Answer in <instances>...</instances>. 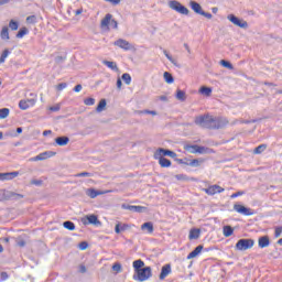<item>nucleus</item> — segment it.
<instances>
[{"label": "nucleus", "instance_id": "69168bd1", "mask_svg": "<svg viewBox=\"0 0 282 282\" xmlns=\"http://www.w3.org/2000/svg\"><path fill=\"white\" fill-rule=\"evenodd\" d=\"M79 272H80L82 274H85V272H87V268H86L85 265L80 264V265H79Z\"/></svg>", "mask_w": 282, "mask_h": 282}, {"label": "nucleus", "instance_id": "9d476101", "mask_svg": "<svg viewBox=\"0 0 282 282\" xmlns=\"http://www.w3.org/2000/svg\"><path fill=\"white\" fill-rule=\"evenodd\" d=\"M80 221L84 226H88V224H93L94 226H100V220H98V216L96 215H87L80 218Z\"/></svg>", "mask_w": 282, "mask_h": 282}, {"label": "nucleus", "instance_id": "09e8293b", "mask_svg": "<svg viewBox=\"0 0 282 282\" xmlns=\"http://www.w3.org/2000/svg\"><path fill=\"white\" fill-rule=\"evenodd\" d=\"M75 177H91V173L82 172V173L75 174Z\"/></svg>", "mask_w": 282, "mask_h": 282}, {"label": "nucleus", "instance_id": "37998d69", "mask_svg": "<svg viewBox=\"0 0 282 282\" xmlns=\"http://www.w3.org/2000/svg\"><path fill=\"white\" fill-rule=\"evenodd\" d=\"M84 105H86L87 107H91V106L96 105V99H94V98H91V97L86 98V99L84 100Z\"/></svg>", "mask_w": 282, "mask_h": 282}, {"label": "nucleus", "instance_id": "2f4dec72", "mask_svg": "<svg viewBox=\"0 0 282 282\" xmlns=\"http://www.w3.org/2000/svg\"><path fill=\"white\" fill-rule=\"evenodd\" d=\"M187 164L188 166H202V164H204V159H194L191 160Z\"/></svg>", "mask_w": 282, "mask_h": 282}, {"label": "nucleus", "instance_id": "6e6552de", "mask_svg": "<svg viewBox=\"0 0 282 282\" xmlns=\"http://www.w3.org/2000/svg\"><path fill=\"white\" fill-rule=\"evenodd\" d=\"M234 210L236 213H239V215H245L246 217H251V215H254V210H252L251 208H248L241 204H235Z\"/></svg>", "mask_w": 282, "mask_h": 282}, {"label": "nucleus", "instance_id": "3c124183", "mask_svg": "<svg viewBox=\"0 0 282 282\" xmlns=\"http://www.w3.org/2000/svg\"><path fill=\"white\" fill-rule=\"evenodd\" d=\"M281 234H282V226L275 227L274 237H275L276 239H279V237H281Z\"/></svg>", "mask_w": 282, "mask_h": 282}, {"label": "nucleus", "instance_id": "4468645a", "mask_svg": "<svg viewBox=\"0 0 282 282\" xmlns=\"http://www.w3.org/2000/svg\"><path fill=\"white\" fill-rule=\"evenodd\" d=\"M121 208H123V210H132L133 213H144V210H147V207L127 204L121 205Z\"/></svg>", "mask_w": 282, "mask_h": 282}, {"label": "nucleus", "instance_id": "20e7f679", "mask_svg": "<svg viewBox=\"0 0 282 282\" xmlns=\"http://www.w3.org/2000/svg\"><path fill=\"white\" fill-rule=\"evenodd\" d=\"M167 6L171 10H174V12H177L178 14H184L185 17H188L191 11L188 8L184 7L180 1L177 0H171L167 2Z\"/></svg>", "mask_w": 282, "mask_h": 282}, {"label": "nucleus", "instance_id": "bb28decb", "mask_svg": "<svg viewBox=\"0 0 282 282\" xmlns=\"http://www.w3.org/2000/svg\"><path fill=\"white\" fill-rule=\"evenodd\" d=\"M163 78H164L165 83H167V85H173V83H175L173 75H171V73H169V72H165L163 74Z\"/></svg>", "mask_w": 282, "mask_h": 282}, {"label": "nucleus", "instance_id": "a18cd8bd", "mask_svg": "<svg viewBox=\"0 0 282 282\" xmlns=\"http://www.w3.org/2000/svg\"><path fill=\"white\" fill-rule=\"evenodd\" d=\"M220 65L223 67H226L227 69H232V64H230V62L226 61V59H221L220 61Z\"/></svg>", "mask_w": 282, "mask_h": 282}, {"label": "nucleus", "instance_id": "5fc2aeb1", "mask_svg": "<svg viewBox=\"0 0 282 282\" xmlns=\"http://www.w3.org/2000/svg\"><path fill=\"white\" fill-rule=\"evenodd\" d=\"M175 178L178 180L180 182H184V181L188 180V177L184 174L175 175Z\"/></svg>", "mask_w": 282, "mask_h": 282}, {"label": "nucleus", "instance_id": "0e129e2a", "mask_svg": "<svg viewBox=\"0 0 282 282\" xmlns=\"http://www.w3.org/2000/svg\"><path fill=\"white\" fill-rule=\"evenodd\" d=\"M74 91H76V94H78L79 91H83V85L78 84L75 86Z\"/></svg>", "mask_w": 282, "mask_h": 282}, {"label": "nucleus", "instance_id": "dca6fc26", "mask_svg": "<svg viewBox=\"0 0 282 282\" xmlns=\"http://www.w3.org/2000/svg\"><path fill=\"white\" fill-rule=\"evenodd\" d=\"M14 177H19V172L0 173V181L1 182L14 180Z\"/></svg>", "mask_w": 282, "mask_h": 282}, {"label": "nucleus", "instance_id": "5701e85b", "mask_svg": "<svg viewBox=\"0 0 282 282\" xmlns=\"http://www.w3.org/2000/svg\"><path fill=\"white\" fill-rule=\"evenodd\" d=\"M196 153H199L200 155H206L208 153H213V149L206 148V147H202V145H197Z\"/></svg>", "mask_w": 282, "mask_h": 282}, {"label": "nucleus", "instance_id": "b1692460", "mask_svg": "<svg viewBox=\"0 0 282 282\" xmlns=\"http://www.w3.org/2000/svg\"><path fill=\"white\" fill-rule=\"evenodd\" d=\"M155 160H159V164L160 166H162V169H169V166H171V160L161 156V159H155Z\"/></svg>", "mask_w": 282, "mask_h": 282}, {"label": "nucleus", "instance_id": "a878e982", "mask_svg": "<svg viewBox=\"0 0 282 282\" xmlns=\"http://www.w3.org/2000/svg\"><path fill=\"white\" fill-rule=\"evenodd\" d=\"M102 64L109 69H112V72H118V64L116 62L104 61Z\"/></svg>", "mask_w": 282, "mask_h": 282}, {"label": "nucleus", "instance_id": "4d7b16f0", "mask_svg": "<svg viewBox=\"0 0 282 282\" xmlns=\"http://www.w3.org/2000/svg\"><path fill=\"white\" fill-rule=\"evenodd\" d=\"M241 195H246V193L240 191V192L234 193L230 197L231 199H235V197H241Z\"/></svg>", "mask_w": 282, "mask_h": 282}, {"label": "nucleus", "instance_id": "8fccbe9b", "mask_svg": "<svg viewBox=\"0 0 282 282\" xmlns=\"http://www.w3.org/2000/svg\"><path fill=\"white\" fill-rule=\"evenodd\" d=\"M30 184H31L32 186H43V181H41V180H32V181L30 182Z\"/></svg>", "mask_w": 282, "mask_h": 282}, {"label": "nucleus", "instance_id": "4c0bfd02", "mask_svg": "<svg viewBox=\"0 0 282 282\" xmlns=\"http://www.w3.org/2000/svg\"><path fill=\"white\" fill-rule=\"evenodd\" d=\"M265 149H268V145L265 144H260L259 147H257L253 151V153H256L257 155L263 153V151H265Z\"/></svg>", "mask_w": 282, "mask_h": 282}, {"label": "nucleus", "instance_id": "f03ea898", "mask_svg": "<svg viewBox=\"0 0 282 282\" xmlns=\"http://www.w3.org/2000/svg\"><path fill=\"white\" fill-rule=\"evenodd\" d=\"M132 268L134 270L133 279L134 281H149L153 276V271L151 267H144V261L142 260H135L132 263Z\"/></svg>", "mask_w": 282, "mask_h": 282}, {"label": "nucleus", "instance_id": "7ed1b4c3", "mask_svg": "<svg viewBox=\"0 0 282 282\" xmlns=\"http://www.w3.org/2000/svg\"><path fill=\"white\" fill-rule=\"evenodd\" d=\"M101 30H118V21L113 19V15L110 13H107L105 18L100 22Z\"/></svg>", "mask_w": 282, "mask_h": 282}, {"label": "nucleus", "instance_id": "7c9ffc66", "mask_svg": "<svg viewBox=\"0 0 282 282\" xmlns=\"http://www.w3.org/2000/svg\"><path fill=\"white\" fill-rule=\"evenodd\" d=\"M199 235H202V231L199 229H192L189 231V239H199Z\"/></svg>", "mask_w": 282, "mask_h": 282}, {"label": "nucleus", "instance_id": "ddd939ff", "mask_svg": "<svg viewBox=\"0 0 282 282\" xmlns=\"http://www.w3.org/2000/svg\"><path fill=\"white\" fill-rule=\"evenodd\" d=\"M204 193H206L207 195H217V193H224V187L219 186V185H212L207 188L203 189Z\"/></svg>", "mask_w": 282, "mask_h": 282}, {"label": "nucleus", "instance_id": "79ce46f5", "mask_svg": "<svg viewBox=\"0 0 282 282\" xmlns=\"http://www.w3.org/2000/svg\"><path fill=\"white\" fill-rule=\"evenodd\" d=\"M9 28H10V30H12V31L19 30V22H17V21H14V20H11V21L9 22Z\"/></svg>", "mask_w": 282, "mask_h": 282}, {"label": "nucleus", "instance_id": "c9c22d12", "mask_svg": "<svg viewBox=\"0 0 282 282\" xmlns=\"http://www.w3.org/2000/svg\"><path fill=\"white\" fill-rule=\"evenodd\" d=\"M10 116V109L2 108L0 109V120H4V118H8Z\"/></svg>", "mask_w": 282, "mask_h": 282}, {"label": "nucleus", "instance_id": "1a4fd4ad", "mask_svg": "<svg viewBox=\"0 0 282 282\" xmlns=\"http://www.w3.org/2000/svg\"><path fill=\"white\" fill-rule=\"evenodd\" d=\"M113 45H116L117 47H120V50H124V52L135 50L133 44L129 43V41H127L124 39H119V40L115 41Z\"/></svg>", "mask_w": 282, "mask_h": 282}, {"label": "nucleus", "instance_id": "39448f33", "mask_svg": "<svg viewBox=\"0 0 282 282\" xmlns=\"http://www.w3.org/2000/svg\"><path fill=\"white\" fill-rule=\"evenodd\" d=\"M254 246V240L252 239H240L238 240V242L236 243V250H250V248H252Z\"/></svg>", "mask_w": 282, "mask_h": 282}, {"label": "nucleus", "instance_id": "58836bf2", "mask_svg": "<svg viewBox=\"0 0 282 282\" xmlns=\"http://www.w3.org/2000/svg\"><path fill=\"white\" fill-rule=\"evenodd\" d=\"M8 56H10V51L7 48L2 52L0 56V64L6 63V58H8Z\"/></svg>", "mask_w": 282, "mask_h": 282}, {"label": "nucleus", "instance_id": "6e6d98bb", "mask_svg": "<svg viewBox=\"0 0 282 282\" xmlns=\"http://www.w3.org/2000/svg\"><path fill=\"white\" fill-rule=\"evenodd\" d=\"M122 230H124V227L120 228V224H117L116 227H115V232L117 235H120V232H122Z\"/></svg>", "mask_w": 282, "mask_h": 282}, {"label": "nucleus", "instance_id": "338daca9", "mask_svg": "<svg viewBox=\"0 0 282 282\" xmlns=\"http://www.w3.org/2000/svg\"><path fill=\"white\" fill-rule=\"evenodd\" d=\"M117 88L122 89V79L120 78L117 79Z\"/></svg>", "mask_w": 282, "mask_h": 282}, {"label": "nucleus", "instance_id": "e433bc0d", "mask_svg": "<svg viewBox=\"0 0 282 282\" xmlns=\"http://www.w3.org/2000/svg\"><path fill=\"white\" fill-rule=\"evenodd\" d=\"M63 226L66 228V230H76V225L69 220L64 221Z\"/></svg>", "mask_w": 282, "mask_h": 282}, {"label": "nucleus", "instance_id": "774afa93", "mask_svg": "<svg viewBox=\"0 0 282 282\" xmlns=\"http://www.w3.org/2000/svg\"><path fill=\"white\" fill-rule=\"evenodd\" d=\"M2 281H6L8 279V273L2 272L1 273Z\"/></svg>", "mask_w": 282, "mask_h": 282}, {"label": "nucleus", "instance_id": "e2e57ef3", "mask_svg": "<svg viewBox=\"0 0 282 282\" xmlns=\"http://www.w3.org/2000/svg\"><path fill=\"white\" fill-rule=\"evenodd\" d=\"M48 109H50V111H61V106H58V105L52 106Z\"/></svg>", "mask_w": 282, "mask_h": 282}, {"label": "nucleus", "instance_id": "f8f14e48", "mask_svg": "<svg viewBox=\"0 0 282 282\" xmlns=\"http://www.w3.org/2000/svg\"><path fill=\"white\" fill-rule=\"evenodd\" d=\"M0 191H1V195H2V200L3 199H10L12 197H15V199H23L22 194H17V193L10 192L8 189H0Z\"/></svg>", "mask_w": 282, "mask_h": 282}, {"label": "nucleus", "instance_id": "6ab92c4d", "mask_svg": "<svg viewBox=\"0 0 282 282\" xmlns=\"http://www.w3.org/2000/svg\"><path fill=\"white\" fill-rule=\"evenodd\" d=\"M259 248H268L270 246V238L268 236H262L258 239Z\"/></svg>", "mask_w": 282, "mask_h": 282}, {"label": "nucleus", "instance_id": "423d86ee", "mask_svg": "<svg viewBox=\"0 0 282 282\" xmlns=\"http://www.w3.org/2000/svg\"><path fill=\"white\" fill-rule=\"evenodd\" d=\"M177 158V153L166 150L164 148H160L154 152V159H162V158Z\"/></svg>", "mask_w": 282, "mask_h": 282}, {"label": "nucleus", "instance_id": "2eb2a0df", "mask_svg": "<svg viewBox=\"0 0 282 282\" xmlns=\"http://www.w3.org/2000/svg\"><path fill=\"white\" fill-rule=\"evenodd\" d=\"M52 152H43L39 155L29 159V162H42L43 160H47L48 158H52Z\"/></svg>", "mask_w": 282, "mask_h": 282}, {"label": "nucleus", "instance_id": "49530a36", "mask_svg": "<svg viewBox=\"0 0 282 282\" xmlns=\"http://www.w3.org/2000/svg\"><path fill=\"white\" fill-rule=\"evenodd\" d=\"M26 23H30L31 25H34L36 23V15H30L26 18Z\"/></svg>", "mask_w": 282, "mask_h": 282}, {"label": "nucleus", "instance_id": "c756f323", "mask_svg": "<svg viewBox=\"0 0 282 282\" xmlns=\"http://www.w3.org/2000/svg\"><path fill=\"white\" fill-rule=\"evenodd\" d=\"M199 94H202L203 96H210V94H213V88L202 86L199 89Z\"/></svg>", "mask_w": 282, "mask_h": 282}, {"label": "nucleus", "instance_id": "a19ab883", "mask_svg": "<svg viewBox=\"0 0 282 282\" xmlns=\"http://www.w3.org/2000/svg\"><path fill=\"white\" fill-rule=\"evenodd\" d=\"M123 83H126V85H131V75L126 73L121 76Z\"/></svg>", "mask_w": 282, "mask_h": 282}, {"label": "nucleus", "instance_id": "de8ad7c7", "mask_svg": "<svg viewBox=\"0 0 282 282\" xmlns=\"http://www.w3.org/2000/svg\"><path fill=\"white\" fill-rule=\"evenodd\" d=\"M113 272H122V264L121 263H115L112 265Z\"/></svg>", "mask_w": 282, "mask_h": 282}, {"label": "nucleus", "instance_id": "f3484780", "mask_svg": "<svg viewBox=\"0 0 282 282\" xmlns=\"http://www.w3.org/2000/svg\"><path fill=\"white\" fill-rule=\"evenodd\" d=\"M172 270H171V264H165L162 267L161 269V273L159 275V279L161 281H164L166 276H169V274H171Z\"/></svg>", "mask_w": 282, "mask_h": 282}, {"label": "nucleus", "instance_id": "4be33fe9", "mask_svg": "<svg viewBox=\"0 0 282 282\" xmlns=\"http://www.w3.org/2000/svg\"><path fill=\"white\" fill-rule=\"evenodd\" d=\"M56 144H58V147H67V144H69V138L67 137H59L55 139Z\"/></svg>", "mask_w": 282, "mask_h": 282}, {"label": "nucleus", "instance_id": "13d9d810", "mask_svg": "<svg viewBox=\"0 0 282 282\" xmlns=\"http://www.w3.org/2000/svg\"><path fill=\"white\" fill-rule=\"evenodd\" d=\"M25 102L29 105V107H34V105H36V99H28Z\"/></svg>", "mask_w": 282, "mask_h": 282}, {"label": "nucleus", "instance_id": "393cba45", "mask_svg": "<svg viewBox=\"0 0 282 282\" xmlns=\"http://www.w3.org/2000/svg\"><path fill=\"white\" fill-rule=\"evenodd\" d=\"M105 109H107V100L101 99L96 108V111H97V113H102V111H105Z\"/></svg>", "mask_w": 282, "mask_h": 282}, {"label": "nucleus", "instance_id": "a211bd4d", "mask_svg": "<svg viewBox=\"0 0 282 282\" xmlns=\"http://www.w3.org/2000/svg\"><path fill=\"white\" fill-rule=\"evenodd\" d=\"M204 250V246L199 245L197 246L188 256L187 259H195V257H199L202 254V251Z\"/></svg>", "mask_w": 282, "mask_h": 282}, {"label": "nucleus", "instance_id": "c03bdc74", "mask_svg": "<svg viewBox=\"0 0 282 282\" xmlns=\"http://www.w3.org/2000/svg\"><path fill=\"white\" fill-rule=\"evenodd\" d=\"M19 107H20V109H22L23 111H25L26 109H30V105H28V102H26L25 100H20Z\"/></svg>", "mask_w": 282, "mask_h": 282}, {"label": "nucleus", "instance_id": "c85d7f7f", "mask_svg": "<svg viewBox=\"0 0 282 282\" xmlns=\"http://www.w3.org/2000/svg\"><path fill=\"white\" fill-rule=\"evenodd\" d=\"M232 232H235V229H232V227H230V226H225L223 228L224 237H232Z\"/></svg>", "mask_w": 282, "mask_h": 282}, {"label": "nucleus", "instance_id": "9b49d317", "mask_svg": "<svg viewBox=\"0 0 282 282\" xmlns=\"http://www.w3.org/2000/svg\"><path fill=\"white\" fill-rule=\"evenodd\" d=\"M107 193H111V189L108 191H96L95 188H88L86 191V195L90 197V199H96L98 195H107Z\"/></svg>", "mask_w": 282, "mask_h": 282}, {"label": "nucleus", "instance_id": "412c9836", "mask_svg": "<svg viewBox=\"0 0 282 282\" xmlns=\"http://www.w3.org/2000/svg\"><path fill=\"white\" fill-rule=\"evenodd\" d=\"M0 37L2 41H10V29L8 26H3L0 32Z\"/></svg>", "mask_w": 282, "mask_h": 282}, {"label": "nucleus", "instance_id": "680f3d73", "mask_svg": "<svg viewBox=\"0 0 282 282\" xmlns=\"http://www.w3.org/2000/svg\"><path fill=\"white\" fill-rule=\"evenodd\" d=\"M158 99L162 102H169V97H166V95L159 96Z\"/></svg>", "mask_w": 282, "mask_h": 282}, {"label": "nucleus", "instance_id": "cd10ccee", "mask_svg": "<svg viewBox=\"0 0 282 282\" xmlns=\"http://www.w3.org/2000/svg\"><path fill=\"white\" fill-rule=\"evenodd\" d=\"M141 230H147V232H149V235L153 234V223H144L141 226Z\"/></svg>", "mask_w": 282, "mask_h": 282}, {"label": "nucleus", "instance_id": "603ef678", "mask_svg": "<svg viewBox=\"0 0 282 282\" xmlns=\"http://www.w3.org/2000/svg\"><path fill=\"white\" fill-rule=\"evenodd\" d=\"M15 241H17V246H19V248H25V240L18 238Z\"/></svg>", "mask_w": 282, "mask_h": 282}, {"label": "nucleus", "instance_id": "72a5a7b5", "mask_svg": "<svg viewBox=\"0 0 282 282\" xmlns=\"http://www.w3.org/2000/svg\"><path fill=\"white\" fill-rule=\"evenodd\" d=\"M163 54L167 58V61L172 63V65H175V67H177V59L173 58V56H171V54H169L166 50L163 51Z\"/></svg>", "mask_w": 282, "mask_h": 282}, {"label": "nucleus", "instance_id": "f257e3e1", "mask_svg": "<svg viewBox=\"0 0 282 282\" xmlns=\"http://www.w3.org/2000/svg\"><path fill=\"white\" fill-rule=\"evenodd\" d=\"M194 122L197 127H202V129H221L228 124L226 118L215 117L209 113L195 117Z\"/></svg>", "mask_w": 282, "mask_h": 282}, {"label": "nucleus", "instance_id": "0eeeda50", "mask_svg": "<svg viewBox=\"0 0 282 282\" xmlns=\"http://www.w3.org/2000/svg\"><path fill=\"white\" fill-rule=\"evenodd\" d=\"M227 19L228 21H230V23H232L234 25H237V28H241L242 30H248V22L237 18L235 14H229Z\"/></svg>", "mask_w": 282, "mask_h": 282}, {"label": "nucleus", "instance_id": "bf43d9fd", "mask_svg": "<svg viewBox=\"0 0 282 282\" xmlns=\"http://www.w3.org/2000/svg\"><path fill=\"white\" fill-rule=\"evenodd\" d=\"M200 17H205V19H213V14H212V13H208V12H206V11H203V12L200 13Z\"/></svg>", "mask_w": 282, "mask_h": 282}, {"label": "nucleus", "instance_id": "f704fd0d", "mask_svg": "<svg viewBox=\"0 0 282 282\" xmlns=\"http://www.w3.org/2000/svg\"><path fill=\"white\" fill-rule=\"evenodd\" d=\"M28 28H21L19 32L17 33V39H23L26 34H29Z\"/></svg>", "mask_w": 282, "mask_h": 282}, {"label": "nucleus", "instance_id": "ea45409f", "mask_svg": "<svg viewBox=\"0 0 282 282\" xmlns=\"http://www.w3.org/2000/svg\"><path fill=\"white\" fill-rule=\"evenodd\" d=\"M184 149L187 153H197V145H185Z\"/></svg>", "mask_w": 282, "mask_h": 282}, {"label": "nucleus", "instance_id": "473e14b6", "mask_svg": "<svg viewBox=\"0 0 282 282\" xmlns=\"http://www.w3.org/2000/svg\"><path fill=\"white\" fill-rule=\"evenodd\" d=\"M176 99L184 102V100H186V93L184 90L177 89L176 90Z\"/></svg>", "mask_w": 282, "mask_h": 282}, {"label": "nucleus", "instance_id": "864d4df0", "mask_svg": "<svg viewBox=\"0 0 282 282\" xmlns=\"http://www.w3.org/2000/svg\"><path fill=\"white\" fill-rule=\"evenodd\" d=\"M67 88V83H62L56 86L57 91H63V89Z\"/></svg>", "mask_w": 282, "mask_h": 282}, {"label": "nucleus", "instance_id": "aec40b11", "mask_svg": "<svg viewBox=\"0 0 282 282\" xmlns=\"http://www.w3.org/2000/svg\"><path fill=\"white\" fill-rule=\"evenodd\" d=\"M189 6L196 14H202V12H204L202 4L197 3L196 1H191Z\"/></svg>", "mask_w": 282, "mask_h": 282}, {"label": "nucleus", "instance_id": "052dcab7", "mask_svg": "<svg viewBox=\"0 0 282 282\" xmlns=\"http://www.w3.org/2000/svg\"><path fill=\"white\" fill-rule=\"evenodd\" d=\"M88 246L89 245L87 242H80L79 243V250H87Z\"/></svg>", "mask_w": 282, "mask_h": 282}]
</instances>
